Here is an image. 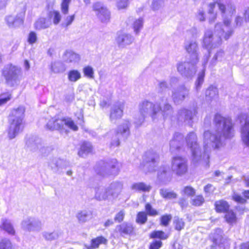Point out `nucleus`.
<instances>
[{"instance_id":"26","label":"nucleus","mask_w":249,"mask_h":249,"mask_svg":"<svg viewBox=\"0 0 249 249\" xmlns=\"http://www.w3.org/2000/svg\"><path fill=\"white\" fill-rule=\"evenodd\" d=\"M158 159L159 156L157 154L151 151L146 152L144 156V160L146 162V166L151 167L150 169L151 171L155 170L154 169L155 164Z\"/></svg>"},{"instance_id":"10","label":"nucleus","mask_w":249,"mask_h":249,"mask_svg":"<svg viewBox=\"0 0 249 249\" xmlns=\"http://www.w3.org/2000/svg\"><path fill=\"white\" fill-rule=\"evenodd\" d=\"M46 127L50 130H65L66 128H69L73 131H77L78 130L77 126L74 124L71 119L70 118L52 119L48 122L46 124Z\"/></svg>"},{"instance_id":"39","label":"nucleus","mask_w":249,"mask_h":249,"mask_svg":"<svg viewBox=\"0 0 249 249\" xmlns=\"http://www.w3.org/2000/svg\"><path fill=\"white\" fill-rule=\"evenodd\" d=\"M224 217L226 222L230 225L236 223L237 217L236 214L232 210L227 211Z\"/></svg>"},{"instance_id":"31","label":"nucleus","mask_w":249,"mask_h":249,"mask_svg":"<svg viewBox=\"0 0 249 249\" xmlns=\"http://www.w3.org/2000/svg\"><path fill=\"white\" fill-rule=\"evenodd\" d=\"M52 25V22L49 19L41 18L38 19L34 24L35 28L41 30L49 28Z\"/></svg>"},{"instance_id":"1","label":"nucleus","mask_w":249,"mask_h":249,"mask_svg":"<svg viewBox=\"0 0 249 249\" xmlns=\"http://www.w3.org/2000/svg\"><path fill=\"white\" fill-rule=\"evenodd\" d=\"M214 122L217 129L206 131L204 133L203 155L197 142L196 134L191 132L186 137V141L192 152V160L194 163L201 161L207 163L211 150L219 148L222 145L223 139H229L233 135L232 124L230 118L223 117L217 114L215 115Z\"/></svg>"},{"instance_id":"29","label":"nucleus","mask_w":249,"mask_h":249,"mask_svg":"<svg viewBox=\"0 0 249 249\" xmlns=\"http://www.w3.org/2000/svg\"><path fill=\"white\" fill-rule=\"evenodd\" d=\"M63 59L67 63H77L80 60V55L74 52L69 50L66 51L63 55Z\"/></svg>"},{"instance_id":"32","label":"nucleus","mask_w":249,"mask_h":249,"mask_svg":"<svg viewBox=\"0 0 249 249\" xmlns=\"http://www.w3.org/2000/svg\"><path fill=\"white\" fill-rule=\"evenodd\" d=\"M48 17L49 18L48 19L52 23L53 22L54 25H57L60 23L62 16L59 11L53 10L49 11L48 14Z\"/></svg>"},{"instance_id":"42","label":"nucleus","mask_w":249,"mask_h":249,"mask_svg":"<svg viewBox=\"0 0 249 249\" xmlns=\"http://www.w3.org/2000/svg\"><path fill=\"white\" fill-rule=\"evenodd\" d=\"M160 195L164 198L173 199L177 197V195L173 191L165 189H161L160 191Z\"/></svg>"},{"instance_id":"60","label":"nucleus","mask_w":249,"mask_h":249,"mask_svg":"<svg viewBox=\"0 0 249 249\" xmlns=\"http://www.w3.org/2000/svg\"><path fill=\"white\" fill-rule=\"evenodd\" d=\"M169 87L167 83L164 81H159L158 83V89L160 92H163L168 89Z\"/></svg>"},{"instance_id":"27","label":"nucleus","mask_w":249,"mask_h":249,"mask_svg":"<svg viewBox=\"0 0 249 249\" xmlns=\"http://www.w3.org/2000/svg\"><path fill=\"white\" fill-rule=\"evenodd\" d=\"M107 187L100 186L95 188V198L99 201L111 200Z\"/></svg>"},{"instance_id":"58","label":"nucleus","mask_w":249,"mask_h":249,"mask_svg":"<svg viewBox=\"0 0 249 249\" xmlns=\"http://www.w3.org/2000/svg\"><path fill=\"white\" fill-rule=\"evenodd\" d=\"M37 39L36 34L35 32H31L28 37V42L30 44L35 43Z\"/></svg>"},{"instance_id":"7","label":"nucleus","mask_w":249,"mask_h":249,"mask_svg":"<svg viewBox=\"0 0 249 249\" xmlns=\"http://www.w3.org/2000/svg\"><path fill=\"white\" fill-rule=\"evenodd\" d=\"M130 123L124 120L119 125L116 130H111L107 134L108 138L111 139L110 147H115L120 145L119 137L122 136L126 139L130 135Z\"/></svg>"},{"instance_id":"50","label":"nucleus","mask_w":249,"mask_h":249,"mask_svg":"<svg viewBox=\"0 0 249 249\" xmlns=\"http://www.w3.org/2000/svg\"><path fill=\"white\" fill-rule=\"evenodd\" d=\"M174 224L176 230L180 231L184 228V222L182 219H180L178 217H175Z\"/></svg>"},{"instance_id":"2","label":"nucleus","mask_w":249,"mask_h":249,"mask_svg":"<svg viewBox=\"0 0 249 249\" xmlns=\"http://www.w3.org/2000/svg\"><path fill=\"white\" fill-rule=\"evenodd\" d=\"M213 2L217 4L218 9L223 18V23H217L214 26V33L210 29L205 31L204 35V45L209 47H215L221 44V36H223L226 40H228L232 35L233 30L231 28V18L236 12L234 4L231 1L224 0H213Z\"/></svg>"},{"instance_id":"9","label":"nucleus","mask_w":249,"mask_h":249,"mask_svg":"<svg viewBox=\"0 0 249 249\" xmlns=\"http://www.w3.org/2000/svg\"><path fill=\"white\" fill-rule=\"evenodd\" d=\"M2 75L7 84L10 87H14L19 84L22 72L20 68L12 64H8L4 67Z\"/></svg>"},{"instance_id":"54","label":"nucleus","mask_w":249,"mask_h":249,"mask_svg":"<svg viewBox=\"0 0 249 249\" xmlns=\"http://www.w3.org/2000/svg\"><path fill=\"white\" fill-rule=\"evenodd\" d=\"M244 19L241 16H237L235 19H234V23L235 25H233V27L231 25V24H230L231 28L233 30V33L234 32V28H235L236 27H240L241 26L243 25V23L244 22Z\"/></svg>"},{"instance_id":"30","label":"nucleus","mask_w":249,"mask_h":249,"mask_svg":"<svg viewBox=\"0 0 249 249\" xmlns=\"http://www.w3.org/2000/svg\"><path fill=\"white\" fill-rule=\"evenodd\" d=\"M42 237L47 241H53L61 237L62 232L60 230H55L52 232L44 231L41 233Z\"/></svg>"},{"instance_id":"22","label":"nucleus","mask_w":249,"mask_h":249,"mask_svg":"<svg viewBox=\"0 0 249 249\" xmlns=\"http://www.w3.org/2000/svg\"><path fill=\"white\" fill-rule=\"evenodd\" d=\"M171 172L169 167L167 165H163L158 171V178L161 182L165 183L171 179Z\"/></svg>"},{"instance_id":"41","label":"nucleus","mask_w":249,"mask_h":249,"mask_svg":"<svg viewBox=\"0 0 249 249\" xmlns=\"http://www.w3.org/2000/svg\"><path fill=\"white\" fill-rule=\"evenodd\" d=\"M143 19L142 18L136 19L133 21L132 27L136 34H138L143 27Z\"/></svg>"},{"instance_id":"23","label":"nucleus","mask_w":249,"mask_h":249,"mask_svg":"<svg viewBox=\"0 0 249 249\" xmlns=\"http://www.w3.org/2000/svg\"><path fill=\"white\" fill-rule=\"evenodd\" d=\"M27 149L33 152H39V149L41 147L42 141L38 138H29L26 142Z\"/></svg>"},{"instance_id":"34","label":"nucleus","mask_w":249,"mask_h":249,"mask_svg":"<svg viewBox=\"0 0 249 249\" xmlns=\"http://www.w3.org/2000/svg\"><path fill=\"white\" fill-rule=\"evenodd\" d=\"M131 188L132 190L137 192H149L151 190L150 185L144 182H137L133 183Z\"/></svg>"},{"instance_id":"37","label":"nucleus","mask_w":249,"mask_h":249,"mask_svg":"<svg viewBox=\"0 0 249 249\" xmlns=\"http://www.w3.org/2000/svg\"><path fill=\"white\" fill-rule=\"evenodd\" d=\"M117 228L122 235L130 234L133 231V227L130 224L123 223Z\"/></svg>"},{"instance_id":"8","label":"nucleus","mask_w":249,"mask_h":249,"mask_svg":"<svg viewBox=\"0 0 249 249\" xmlns=\"http://www.w3.org/2000/svg\"><path fill=\"white\" fill-rule=\"evenodd\" d=\"M119 163L116 159H111L107 161H100L94 167L96 173L102 176L110 175H116L119 172Z\"/></svg>"},{"instance_id":"24","label":"nucleus","mask_w":249,"mask_h":249,"mask_svg":"<svg viewBox=\"0 0 249 249\" xmlns=\"http://www.w3.org/2000/svg\"><path fill=\"white\" fill-rule=\"evenodd\" d=\"M183 140V135L178 132L175 133L173 139L170 142V149L171 152L178 150L182 144Z\"/></svg>"},{"instance_id":"53","label":"nucleus","mask_w":249,"mask_h":249,"mask_svg":"<svg viewBox=\"0 0 249 249\" xmlns=\"http://www.w3.org/2000/svg\"><path fill=\"white\" fill-rule=\"evenodd\" d=\"M204 202V199L202 196H197L192 199L191 203L193 205L199 206Z\"/></svg>"},{"instance_id":"44","label":"nucleus","mask_w":249,"mask_h":249,"mask_svg":"<svg viewBox=\"0 0 249 249\" xmlns=\"http://www.w3.org/2000/svg\"><path fill=\"white\" fill-rule=\"evenodd\" d=\"M71 0H62L60 4V10L62 13L67 15L69 11V6Z\"/></svg>"},{"instance_id":"38","label":"nucleus","mask_w":249,"mask_h":249,"mask_svg":"<svg viewBox=\"0 0 249 249\" xmlns=\"http://www.w3.org/2000/svg\"><path fill=\"white\" fill-rule=\"evenodd\" d=\"M107 243V240L104 237L100 236L91 240V246L92 248H98L100 245H106Z\"/></svg>"},{"instance_id":"47","label":"nucleus","mask_w":249,"mask_h":249,"mask_svg":"<svg viewBox=\"0 0 249 249\" xmlns=\"http://www.w3.org/2000/svg\"><path fill=\"white\" fill-rule=\"evenodd\" d=\"M0 249H13L11 241L7 238L2 239L0 241Z\"/></svg>"},{"instance_id":"43","label":"nucleus","mask_w":249,"mask_h":249,"mask_svg":"<svg viewBox=\"0 0 249 249\" xmlns=\"http://www.w3.org/2000/svg\"><path fill=\"white\" fill-rule=\"evenodd\" d=\"M52 71L55 73L63 72L64 67L63 64L60 62H54L51 65Z\"/></svg>"},{"instance_id":"4","label":"nucleus","mask_w":249,"mask_h":249,"mask_svg":"<svg viewBox=\"0 0 249 249\" xmlns=\"http://www.w3.org/2000/svg\"><path fill=\"white\" fill-rule=\"evenodd\" d=\"M222 37L226 40L223 36H221V39H222ZM221 41H222V39H221ZM222 43H223V41H222ZM222 44V43L215 47H212L211 45L207 47L204 45V38H203L202 46L203 48L206 49L208 50L209 54L206 55L204 56L202 62V65L203 66V70L198 73L197 79L195 82V88L196 91H198L200 89L201 86L204 82L205 66L207 63L209 58V53H211V52L214 49H217L214 53L213 56L210 62V65L212 67L214 66L217 62H221L225 59L226 54L225 51L223 49L218 48Z\"/></svg>"},{"instance_id":"15","label":"nucleus","mask_w":249,"mask_h":249,"mask_svg":"<svg viewBox=\"0 0 249 249\" xmlns=\"http://www.w3.org/2000/svg\"><path fill=\"white\" fill-rule=\"evenodd\" d=\"M172 169L178 175L184 174L187 171L186 160L181 157H175L172 162Z\"/></svg>"},{"instance_id":"55","label":"nucleus","mask_w":249,"mask_h":249,"mask_svg":"<svg viewBox=\"0 0 249 249\" xmlns=\"http://www.w3.org/2000/svg\"><path fill=\"white\" fill-rule=\"evenodd\" d=\"M53 150L52 146H44L42 145L39 152L43 156H46Z\"/></svg>"},{"instance_id":"28","label":"nucleus","mask_w":249,"mask_h":249,"mask_svg":"<svg viewBox=\"0 0 249 249\" xmlns=\"http://www.w3.org/2000/svg\"><path fill=\"white\" fill-rule=\"evenodd\" d=\"M205 98L208 102L216 101L218 98L217 88L213 85L210 86L205 91Z\"/></svg>"},{"instance_id":"56","label":"nucleus","mask_w":249,"mask_h":249,"mask_svg":"<svg viewBox=\"0 0 249 249\" xmlns=\"http://www.w3.org/2000/svg\"><path fill=\"white\" fill-rule=\"evenodd\" d=\"M172 216L171 214L162 215L160 218V224L164 226H167L171 221Z\"/></svg>"},{"instance_id":"25","label":"nucleus","mask_w":249,"mask_h":249,"mask_svg":"<svg viewBox=\"0 0 249 249\" xmlns=\"http://www.w3.org/2000/svg\"><path fill=\"white\" fill-rule=\"evenodd\" d=\"M76 217L79 223L83 224L88 222L93 218L92 212L89 210H81L77 213Z\"/></svg>"},{"instance_id":"6","label":"nucleus","mask_w":249,"mask_h":249,"mask_svg":"<svg viewBox=\"0 0 249 249\" xmlns=\"http://www.w3.org/2000/svg\"><path fill=\"white\" fill-rule=\"evenodd\" d=\"M160 110L161 107L158 103L153 104L147 101L142 102L140 105V116L135 118L134 122L136 126L139 127L141 125L147 116H150L154 120Z\"/></svg>"},{"instance_id":"19","label":"nucleus","mask_w":249,"mask_h":249,"mask_svg":"<svg viewBox=\"0 0 249 249\" xmlns=\"http://www.w3.org/2000/svg\"><path fill=\"white\" fill-rule=\"evenodd\" d=\"M111 200L116 199L120 195L123 184L120 181H114L107 187Z\"/></svg>"},{"instance_id":"13","label":"nucleus","mask_w":249,"mask_h":249,"mask_svg":"<svg viewBox=\"0 0 249 249\" xmlns=\"http://www.w3.org/2000/svg\"><path fill=\"white\" fill-rule=\"evenodd\" d=\"M197 114L196 107H194L191 109L182 108L180 109L177 116V119L179 122H184L189 125H192L194 117Z\"/></svg>"},{"instance_id":"46","label":"nucleus","mask_w":249,"mask_h":249,"mask_svg":"<svg viewBox=\"0 0 249 249\" xmlns=\"http://www.w3.org/2000/svg\"><path fill=\"white\" fill-rule=\"evenodd\" d=\"M12 94L9 92H4L0 95V106L5 104L11 100Z\"/></svg>"},{"instance_id":"52","label":"nucleus","mask_w":249,"mask_h":249,"mask_svg":"<svg viewBox=\"0 0 249 249\" xmlns=\"http://www.w3.org/2000/svg\"><path fill=\"white\" fill-rule=\"evenodd\" d=\"M147 220V214L144 212H139L137 216V222L141 224H144Z\"/></svg>"},{"instance_id":"14","label":"nucleus","mask_w":249,"mask_h":249,"mask_svg":"<svg viewBox=\"0 0 249 249\" xmlns=\"http://www.w3.org/2000/svg\"><path fill=\"white\" fill-rule=\"evenodd\" d=\"M124 107L123 102H118L112 106L109 114V120L111 123L115 124L123 117Z\"/></svg>"},{"instance_id":"48","label":"nucleus","mask_w":249,"mask_h":249,"mask_svg":"<svg viewBox=\"0 0 249 249\" xmlns=\"http://www.w3.org/2000/svg\"><path fill=\"white\" fill-rule=\"evenodd\" d=\"M84 75L89 78H94V70L90 66H87L83 69Z\"/></svg>"},{"instance_id":"16","label":"nucleus","mask_w":249,"mask_h":249,"mask_svg":"<svg viewBox=\"0 0 249 249\" xmlns=\"http://www.w3.org/2000/svg\"><path fill=\"white\" fill-rule=\"evenodd\" d=\"M240 123H244L241 128V138L243 142L249 146V117L246 114H241L238 116Z\"/></svg>"},{"instance_id":"20","label":"nucleus","mask_w":249,"mask_h":249,"mask_svg":"<svg viewBox=\"0 0 249 249\" xmlns=\"http://www.w3.org/2000/svg\"><path fill=\"white\" fill-rule=\"evenodd\" d=\"M134 37L130 34L120 33L116 38V42L119 47L124 48L131 44L134 41Z\"/></svg>"},{"instance_id":"35","label":"nucleus","mask_w":249,"mask_h":249,"mask_svg":"<svg viewBox=\"0 0 249 249\" xmlns=\"http://www.w3.org/2000/svg\"><path fill=\"white\" fill-rule=\"evenodd\" d=\"M81 77V73L77 70H71L67 73L68 79L71 82L75 83L80 79Z\"/></svg>"},{"instance_id":"62","label":"nucleus","mask_w":249,"mask_h":249,"mask_svg":"<svg viewBox=\"0 0 249 249\" xmlns=\"http://www.w3.org/2000/svg\"><path fill=\"white\" fill-rule=\"evenodd\" d=\"M163 4V0H153L152 6L154 10H158Z\"/></svg>"},{"instance_id":"45","label":"nucleus","mask_w":249,"mask_h":249,"mask_svg":"<svg viewBox=\"0 0 249 249\" xmlns=\"http://www.w3.org/2000/svg\"><path fill=\"white\" fill-rule=\"evenodd\" d=\"M168 236L163 231H154L150 234V237L152 238H159L164 240L168 238Z\"/></svg>"},{"instance_id":"3","label":"nucleus","mask_w":249,"mask_h":249,"mask_svg":"<svg viewBox=\"0 0 249 249\" xmlns=\"http://www.w3.org/2000/svg\"><path fill=\"white\" fill-rule=\"evenodd\" d=\"M184 48L190 55L189 62H180L177 65L178 72L182 76L192 78L196 71V64L199 60L198 45L196 39H186Z\"/></svg>"},{"instance_id":"33","label":"nucleus","mask_w":249,"mask_h":249,"mask_svg":"<svg viewBox=\"0 0 249 249\" xmlns=\"http://www.w3.org/2000/svg\"><path fill=\"white\" fill-rule=\"evenodd\" d=\"M92 146L90 142H83L78 151V155L81 157H85L92 152Z\"/></svg>"},{"instance_id":"61","label":"nucleus","mask_w":249,"mask_h":249,"mask_svg":"<svg viewBox=\"0 0 249 249\" xmlns=\"http://www.w3.org/2000/svg\"><path fill=\"white\" fill-rule=\"evenodd\" d=\"M74 18H75L74 14L66 17L63 24L65 26H66V27L70 25L72 23L73 21L74 20Z\"/></svg>"},{"instance_id":"51","label":"nucleus","mask_w":249,"mask_h":249,"mask_svg":"<svg viewBox=\"0 0 249 249\" xmlns=\"http://www.w3.org/2000/svg\"><path fill=\"white\" fill-rule=\"evenodd\" d=\"M145 211L146 214L150 216H156L158 215V212L157 210L153 209L149 203H147L145 205Z\"/></svg>"},{"instance_id":"18","label":"nucleus","mask_w":249,"mask_h":249,"mask_svg":"<svg viewBox=\"0 0 249 249\" xmlns=\"http://www.w3.org/2000/svg\"><path fill=\"white\" fill-rule=\"evenodd\" d=\"M98 18L102 22H107L110 19V12L101 2H96L93 6Z\"/></svg>"},{"instance_id":"5","label":"nucleus","mask_w":249,"mask_h":249,"mask_svg":"<svg viewBox=\"0 0 249 249\" xmlns=\"http://www.w3.org/2000/svg\"><path fill=\"white\" fill-rule=\"evenodd\" d=\"M25 109L19 107L13 109L9 117V127L8 135L10 139L15 138L23 128V119Z\"/></svg>"},{"instance_id":"17","label":"nucleus","mask_w":249,"mask_h":249,"mask_svg":"<svg viewBox=\"0 0 249 249\" xmlns=\"http://www.w3.org/2000/svg\"><path fill=\"white\" fill-rule=\"evenodd\" d=\"M189 93V89L184 85L180 86L177 90L172 91V98L175 104H178L181 103L186 97H188Z\"/></svg>"},{"instance_id":"11","label":"nucleus","mask_w":249,"mask_h":249,"mask_svg":"<svg viewBox=\"0 0 249 249\" xmlns=\"http://www.w3.org/2000/svg\"><path fill=\"white\" fill-rule=\"evenodd\" d=\"M21 8V12L18 13L16 16L9 15L5 18V21L9 28H17L23 24L26 10V5L22 4Z\"/></svg>"},{"instance_id":"59","label":"nucleus","mask_w":249,"mask_h":249,"mask_svg":"<svg viewBox=\"0 0 249 249\" xmlns=\"http://www.w3.org/2000/svg\"><path fill=\"white\" fill-rule=\"evenodd\" d=\"M162 112H163V115H166V116L168 115H171L172 113L173 110L172 107L168 103H165Z\"/></svg>"},{"instance_id":"57","label":"nucleus","mask_w":249,"mask_h":249,"mask_svg":"<svg viewBox=\"0 0 249 249\" xmlns=\"http://www.w3.org/2000/svg\"><path fill=\"white\" fill-rule=\"evenodd\" d=\"M196 18L197 20L201 22L204 21L206 19L205 12L202 8L198 10L196 14Z\"/></svg>"},{"instance_id":"36","label":"nucleus","mask_w":249,"mask_h":249,"mask_svg":"<svg viewBox=\"0 0 249 249\" xmlns=\"http://www.w3.org/2000/svg\"><path fill=\"white\" fill-rule=\"evenodd\" d=\"M214 206L216 211L219 213H226L229 210L230 207L228 203L223 200L216 201Z\"/></svg>"},{"instance_id":"21","label":"nucleus","mask_w":249,"mask_h":249,"mask_svg":"<svg viewBox=\"0 0 249 249\" xmlns=\"http://www.w3.org/2000/svg\"><path fill=\"white\" fill-rule=\"evenodd\" d=\"M0 229L11 236L16 234V230L10 219L7 218H2L0 220Z\"/></svg>"},{"instance_id":"40","label":"nucleus","mask_w":249,"mask_h":249,"mask_svg":"<svg viewBox=\"0 0 249 249\" xmlns=\"http://www.w3.org/2000/svg\"><path fill=\"white\" fill-rule=\"evenodd\" d=\"M65 161L60 159L54 158L49 163V165L52 169L56 170L64 167L63 163Z\"/></svg>"},{"instance_id":"49","label":"nucleus","mask_w":249,"mask_h":249,"mask_svg":"<svg viewBox=\"0 0 249 249\" xmlns=\"http://www.w3.org/2000/svg\"><path fill=\"white\" fill-rule=\"evenodd\" d=\"M196 194V190L191 186H186L181 191V194L187 196H192Z\"/></svg>"},{"instance_id":"63","label":"nucleus","mask_w":249,"mask_h":249,"mask_svg":"<svg viewBox=\"0 0 249 249\" xmlns=\"http://www.w3.org/2000/svg\"><path fill=\"white\" fill-rule=\"evenodd\" d=\"M162 242L160 241H154L151 243L149 249H159L162 246Z\"/></svg>"},{"instance_id":"64","label":"nucleus","mask_w":249,"mask_h":249,"mask_svg":"<svg viewBox=\"0 0 249 249\" xmlns=\"http://www.w3.org/2000/svg\"><path fill=\"white\" fill-rule=\"evenodd\" d=\"M232 198L234 201L240 203H244L246 202V200L243 197L235 193L232 195Z\"/></svg>"},{"instance_id":"12","label":"nucleus","mask_w":249,"mask_h":249,"mask_svg":"<svg viewBox=\"0 0 249 249\" xmlns=\"http://www.w3.org/2000/svg\"><path fill=\"white\" fill-rule=\"evenodd\" d=\"M21 227L23 230L28 231H39L42 229V223L38 218L28 217L21 221Z\"/></svg>"}]
</instances>
